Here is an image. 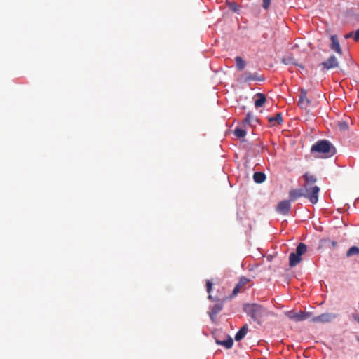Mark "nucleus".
<instances>
[{"label":"nucleus","instance_id":"nucleus-1","mask_svg":"<svg viewBox=\"0 0 359 359\" xmlns=\"http://www.w3.org/2000/svg\"><path fill=\"white\" fill-rule=\"evenodd\" d=\"M243 310L248 316L259 325L262 324L263 318L269 316L270 313L264 306L255 303L245 304Z\"/></svg>","mask_w":359,"mask_h":359},{"label":"nucleus","instance_id":"nucleus-2","mask_svg":"<svg viewBox=\"0 0 359 359\" xmlns=\"http://www.w3.org/2000/svg\"><path fill=\"white\" fill-rule=\"evenodd\" d=\"M312 152L323 154L325 157H330L336 154L335 147L326 140H319L311 147Z\"/></svg>","mask_w":359,"mask_h":359},{"label":"nucleus","instance_id":"nucleus-3","mask_svg":"<svg viewBox=\"0 0 359 359\" xmlns=\"http://www.w3.org/2000/svg\"><path fill=\"white\" fill-rule=\"evenodd\" d=\"M307 250L306 245L300 243L296 249V252L290 253L289 256V262L291 267L296 266L302 261V255H304Z\"/></svg>","mask_w":359,"mask_h":359},{"label":"nucleus","instance_id":"nucleus-4","mask_svg":"<svg viewBox=\"0 0 359 359\" xmlns=\"http://www.w3.org/2000/svg\"><path fill=\"white\" fill-rule=\"evenodd\" d=\"M304 189L305 191L304 197L308 198L311 203L316 204L318 201L320 188L318 186H314L309 189L305 188Z\"/></svg>","mask_w":359,"mask_h":359},{"label":"nucleus","instance_id":"nucleus-5","mask_svg":"<svg viewBox=\"0 0 359 359\" xmlns=\"http://www.w3.org/2000/svg\"><path fill=\"white\" fill-rule=\"evenodd\" d=\"M287 316L294 321H303L309 319L312 317L311 312L299 311L298 313L294 311H289L287 313Z\"/></svg>","mask_w":359,"mask_h":359},{"label":"nucleus","instance_id":"nucleus-6","mask_svg":"<svg viewBox=\"0 0 359 359\" xmlns=\"http://www.w3.org/2000/svg\"><path fill=\"white\" fill-rule=\"evenodd\" d=\"M291 209V202L289 200H283L278 203L276 210L283 215H287Z\"/></svg>","mask_w":359,"mask_h":359},{"label":"nucleus","instance_id":"nucleus-7","mask_svg":"<svg viewBox=\"0 0 359 359\" xmlns=\"http://www.w3.org/2000/svg\"><path fill=\"white\" fill-rule=\"evenodd\" d=\"M336 316L334 314L324 313L318 316L311 318V321L313 323H329Z\"/></svg>","mask_w":359,"mask_h":359},{"label":"nucleus","instance_id":"nucleus-8","mask_svg":"<svg viewBox=\"0 0 359 359\" xmlns=\"http://www.w3.org/2000/svg\"><path fill=\"white\" fill-rule=\"evenodd\" d=\"M250 281V280L245 276L240 278L238 283L234 287L232 296H236L238 292L244 290L245 285Z\"/></svg>","mask_w":359,"mask_h":359},{"label":"nucleus","instance_id":"nucleus-9","mask_svg":"<svg viewBox=\"0 0 359 359\" xmlns=\"http://www.w3.org/2000/svg\"><path fill=\"white\" fill-rule=\"evenodd\" d=\"M321 65L326 69H330L332 68H336L339 66V62L337 57L332 55L325 62L321 63Z\"/></svg>","mask_w":359,"mask_h":359},{"label":"nucleus","instance_id":"nucleus-10","mask_svg":"<svg viewBox=\"0 0 359 359\" xmlns=\"http://www.w3.org/2000/svg\"><path fill=\"white\" fill-rule=\"evenodd\" d=\"M311 104V101L306 97V92L305 90H301L298 105L301 109H307Z\"/></svg>","mask_w":359,"mask_h":359},{"label":"nucleus","instance_id":"nucleus-11","mask_svg":"<svg viewBox=\"0 0 359 359\" xmlns=\"http://www.w3.org/2000/svg\"><path fill=\"white\" fill-rule=\"evenodd\" d=\"M305 191L304 189H291L289 191V201H294L301 197H304Z\"/></svg>","mask_w":359,"mask_h":359},{"label":"nucleus","instance_id":"nucleus-12","mask_svg":"<svg viewBox=\"0 0 359 359\" xmlns=\"http://www.w3.org/2000/svg\"><path fill=\"white\" fill-rule=\"evenodd\" d=\"M330 40H331L330 48L332 50L335 51L337 53L341 55L342 50H341V46L339 44L337 36L336 35H332L330 37Z\"/></svg>","mask_w":359,"mask_h":359},{"label":"nucleus","instance_id":"nucleus-13","mask_svg":"<svg viewBox=\"0 0 359 359\" xmlns=\"http://www.w3.org/2000/svg\"><path fill=\"white\" fill-rule=\"evenodd\" d=\"M222 303L216 304L211 307V311L209 313V315L212 320H214V318H215L216 316L222 311Z\"/></svg>","mask_w":359,"mask_h":359},{"label":"nucleus","instance_id":"nucleus-14","mask_svg":"<svg viewBox=\"0 0 359 359\" xmlns=\"http://www.w3.org/2000/svg\"><path fill=\"white\" fill-rule=\"evenodd\" d=\"M248 332V325L245 324L236 334L235 340L237 341L243 339Z\"/></svg>","mask_w":359,"mask_h":359},{"label":"nucleus","instance_id":"nucleus-15","mask_svg":"<svg viewBox=\"0 0 359 359\" xmlns=\"http://www.w3.org/2000/svg\"><path fill=\"white\" fill-rule=\"evenodd\" d=\"M269 121L273 125H280L283 123V118L281 113H277L275 116L269 117Z\"/></svg>","mask_w":359,"mask_h":359},{"label":"nucleus","instance_id":"nucleus-16","mask_svg":"<svg viewBox=\"0 0 359 359\" xmlns=\"http://www.w3.org/2000/svg\"><path fill=\"white\" fill-rule=\"evenodd\" d=\"M257 99L255 101V106L256 108H259L263 106L266 102V97L263 93H257L256 95Z\"/></svg>","mask_w":359,"mask_h":359},{"label":"nucleus","instance_id":"nucleus-17","mask_svg":"<svg viewBox=\"0 0 359 359\" xmlns=\"http://www.w3.org/2000/svg\"><path fill=\"white\" fill-rule=\"evenodd\" d=\"M281 62L286 65H293L298 66L296 59L291 55H287L281 58Z\"/></svg>","mask_w":359,"mask_h":359},{"label":"nucleus","instance_id":"nucleus-18","mask_svg":"<svg viewBox=\"0 0 359 359\" xmlns=\"http://www.w3.org/2000/svg\"><path fill=\"white\" fill-rule=\"evenodd\" d=\"M216 343L219 345L224 346L226 348L229 349L232 347V346L233 344V341L232 338H231L229 337H228L227 339L224 340V341H220V340L217 339Z\"/></svg>","mask_w":359,"mask_h":359},{"label":"nucleus","instance_id":"nucleus-19","mask_svg":"<svg viewBox=\"0 0 359 359\" xmlns=\"http://www.w3.org/2000/svg\"><path fill=\"white\" fill-rule=\"evenodd\" d=\"M253 180L256 183L260 184L265 181L266 175L262 172H255L253 175Z\"/></svg>","mask_w":359,"mask_h":359},{"label":"nucleus","instance_id":"nucleus-20","mask_svg":"<svg viewBox=\"0 0 359 359\" xmlns=\"http://www.w3.org/2000/svg\"><path fill=\"white\" fill-rule=\"evenodd\" d=\"M257 122V119L253 116L250 113H248L244 121H243V123L244 124H248V125H252L253 123Z\"/></svg>","mask_w":359,"mask_h":359},{"label":"nucleus","instance_id":"nucleus-21","mask_svg":"<svg viewBox=\"0 0 359 359\" xmlns=\"http://www.w3.org/2000/svg\"><path fill=\"white\" fill-rule=\"evenodd\" d=\"M236 66L238 70H243L245 67V62L240 56H237L235 58Z\"/></svg>","mask_w":359,"mask_h":359},{"label":"nucleus","instance_id":"nucleus-22","mask_svg":"<svg viewBox=\"0 0 359 359\" xmlns=\"http://www.w3.org/2000/svg\"><path fill=\"white\" fill-rule=\"evenodd\" d=\"M243 80H244V81L247 82V81H255V80L262 81L263 79H258L255 74H252L250 72H245L243 74Z\"/></svg>","mask_w":359,"mask_h":359},{"label":"nucleus","instance_id":"nucleus-23","mask_svg":"<svg viewBox=\"0 0 359 359\" xmlns=\"http://www.w3.org/2000/svg\"><path fill=\"white\" fill-rule=\"evenodd\" d=\"M359 255V248L357 246L351 247L346 252V257H350L353 255Z\"/></svg>","mask_w":359,"mask_h":359},{"label":"nucleus","instance_id":"nucleus-24","mask_svg":"<svg viewBox=\"0 0 359 359\" xmlns=\"http://www.w3.org/2000/svg\"><path fill=\"white\" fill-rule=\"evenodd\" d=\"M303 177L307 184H314L317 180L315 176L309 173H305Z\"/></svg>","mask_w":359,"mask_h":359},{"label":"nucleus","instance_id":"nucleus-25","mask_svg":"<svg viewBox=\"0 0 359 359\" xmlns=\"http://www.w3.org/2000/svg\"><path fill=\"white\" fill-rule=\"evenodd\" d=\"M234 135L237 137H244L246 135V131L242 128H236L234 130Z\"/></svg>","mask_w":359,"mask_h":359},{"label":"nucleus","instance_id":"nucleus-26","mask_svg":"<svg viewBox=\"0 0 359 359\" xmlns=\"http://www.w3.org/2000/svg\"><path fill=\"white\" fill-rule=\"evenodd\" d=\"M271 0H263L262 7L265 10L268 9L271 5Z\"/></svg>","mask_w":359,"mask_h":359},{"label":"nucleus","instance_id":"nucleus-27","mask_svg":"<svg viewBox=\"0 0 359 359\" xmlns=\"http://www.w3.org/2000/svg\"><path fill=\"white\" fill-rule=\"evenodd\" d=\"M212 283L210 280H207L206 281V289H207V292L210 294L211 290H212Z\"/></svg>","mask_w":359,"mask_h":359},{"label":"nucleus","instance_id":"nucleus-28","mask_svg":"<svg viewBox=\"0 0 359 359\" xmlns=\"http://www.w3.org/2000/svg\"><path fill=\"white\" fill-rule=\"evenodd\" d=\"M352 318L359 323V313H355L352 314Z\"/></svg>","mask_w":359,"mask_h":359},{"label":"nucleus","instance_id":"nucleus-29","mask_svg":"<svg viewBox=\"0 0 359 359\" xmlns=\"http://www.w3.org/2000/svg\"><path fill=\"white\" fill-rule=\"evenodd\" d=\"M353 39L355 41H359V29L356 30V32H355L354 36H353Z\"/></svg>","mask_w":359,"mask_h":359},{"label":"nucleus","instance_id":"nucleus-30","mask_svg":"<svg viewBox=\"0 0 359 359\" xmlns=\"http://www.w3.org/2000/svg\"><path fill=\"white\" fill-rule=\"evenodd\" d=\"M353 35V32H349L348 34H346L345 35V38L346 39H348V38H350V37H352Z\"/></svg>","mask_w":359,"mask_h":359},{"label":"nucleus","instance_id":"nucleus-31","mask_svg":"<svg viewBox=\"0 0 359 359\" xmlns=\"http://www.w3.org/2000/svg\"><path fill=\"white\" fill-rule=\"evenodd\" d=\"M332 246L335 247V246H337V242L333 241V242L332 243Z\"/></svg>","mask_w":359,"mask_h":359},{"label":"nucleus","instance_id":"nucleus-32","mask_svg":"<svg viewBox=\"0 0 359 359\" xmlns=\"http://www.w3.org/2000/svg\"><path fill=\"white\" fill-rule=\"evenodd\" d=\"M208 299H212V296L210 294H209Z\"/></svg>","mask_w":359,"mask_h":359},{"label":"nucleus","instance_id":"nucleus-33","mask_svg":"<svg viewBox=\"0 0 359 359\" xmlns=\"http://www.w3.org/2000/svg\"><path fill=\"white\" fill-rule=\"evenodd\" d=\"M343 127H346V123H343Z\"/></svg>","mask_w":359,"mask_h":359},{"label":"nucleus","instance_id":"nucleus-34","mask_svg":"<svg viewBox=\"0 0 359 359\" xmlns=\"http://www.w3.org/2000/svg\"><path fill=\"white\" fill-rule=\"evenodd\" d=\"M233 9L234 11H236V9L235 8V7H233Z\"/></svg>","mask_w":359,"mask_h":359},{"label":"nucleus","instance_id":"nucleus-35","mask_svg":"<svg viewBox=\"0 0 359 359\" xmlns=\"http://www.w3.org/2000/svg\"><path fill=\"white\" fill-rule=\"evenodd\" d=\"M233 9L234 11H236V9L235 8V7H233Z\"/></svg>","mask_w":359,"mask_h":359},{"label":"nucleus","instance_id":"nucleus-36","mask_svg":"<svg viewBox=\"0 0 359 359\" xmlns=\"http://www.w3.org/2000/svg\"><path fill=\"white\" fill-rule=\"evenodd\" d=\"M358 340H359V339H358Z\"/></svg>","mask_w":359,"mask_h":359}]
</instances>
